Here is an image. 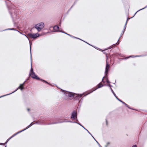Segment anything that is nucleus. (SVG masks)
<instances>
[{
	"label": "nucleus",
	"mask_w": 147,
	"mask_h": 147,
	"mask_svg": "<svg viewBox=\"0 0 147 147\" xmlns=\"http://www.w3.org/2000/svg\"><path fill=\"white\" fill-rule=\"evenodd\" d=\"M44 23L43 22H41L36 24L34 26V28L39 32L44 28Z\"/></svg>",
	"instance_id": "obj_1"
},
{
	"label": "nucleus",
	"mask_w": 147,
	"mask_h": 147,
	"mask_svg": "<svg viewBox=\"0 0 147 147\" xmlns=\"http://www.w3.org/2000/svg\"><path fill=\"white\" fill-rule=\"evenodd\" d=\"M40 36V35L38 33H35L33 34L30 33H29L27 34V36H26V37L28 40L29 38H33L35 39Z\"/></svg>",
	"instance_id": "obj_2"
},
{
	"label": "nucleus",
	"mask_w": 147,
	"mask_h": 147,
	"mask_svg": "<svg viewBox=\"0 0 147 147\" xmlns=\"http://www.w3.org/2000/svg\"><path fill=\"white\" fill-rule=\"evenodd\" d=\"M31 76V78L33 79H35L37 80H40L44 83H47L49 85H50V83L48 82L47 81L42 79H40V78L38 77L37 75L35 74L34 72H33V74H32Z\"/></svg>",
	"instance_id": "obj_3"
},
{
	"label": "nucleus",
	"mask_w": 147,
	"mask_h": 147,
	"mask_svg": "<svg viewBox=\"0 0 147 147\" xmlns=\"http://www.w3.org/2000/svg\"><path fill=\"white\" fill-rule=\"evenodd\" d=\"M111 92L114 95V96L119 101L121 102L124 105H125L126 107H127L128 108H130V107L129 106L127 105V104H126L125 103L120 99L116 95V94L114 92V91H113V89H111Z\"/></svg>",
	"instance_id": "obj_4"
},
{
	"label": "nucleus",
	"mask_w": 147,
	"mask_h": 147,
	"mask_svg": "<svg viewBox=\"0 0 147 147\" xmlns=\"http://www.w3.org/2000/svg\"><path fill=\"white\" fill-rule=\"evenodd\" d=\"M104 86H105L104 85H102V84L101 83V82L99 83L96 86L97 87V88H92V90H93L91 92H90L84 95V96H86L87 95L92 93L94 91L96 90L97 89L101 88Z\"/></svg>",
	"instance_id": "obj_5"
},
{
	"label": "nucleus",
	"mask_w": 147,
	"mask_h": 147,
	"mask_svg": "<svg viewBox=\"0 0 147 147\" xmlns=\"http://www.w3.org/2000/svg\"><path fill=\"white\" fill-rule=\"evenodd\" d=\"M62 90L61 92H64V94H65L67 96H68L70 97H73L74 96V95L73 94H74L72 92H68L67 91H65V90H63L62 89H61Z\"/></svg>",
	"instance_id": "obj_6"
},
{
	"label": "nucleus",
	"mask_w": 147,
	"mask_h": 147,
	"mask_svg": "<svg viewBox=\"0 0 147 147\" xmlns=\"http://www.w3.org/2000/svg\"><path fill=\"white\" fill-rule=\"evenodd\" d=\"M124 32H125V31L124 30H123L122 31V32H121V34L120 37L119 38V39L118 40V41L116 43L114 44L113 45H111V46H110L109 47V48L108 49H111V48H112L115 47V46H114V45L115 44H116L117 45H119V42L118 41L119 40L120 38L122 36V35L124 34Z\"/></svg>",
	"instance_id": "obj_7"
},
{
	"label": "nucleus",
	"mask_w": 147,
	"mask_h": 147,
	"mask_svg": "<svg viewBox=\"0 0 147 147\" xmlns=\"http://www.w3.org/2000/svg\"><path fill=\"white\" fill-rule=\"evenodd\" d=\"M7 7L9 10V12L11 15V17L12 18H13L12 14L15 11V8L13 7H9L8 5H7Z\"/></svg>",
	"instance_id": "obj_8"
},
{
	"label": "nucleus",
	"mask_w": 147,
	"mask_h": 147,
	"mask_svg": "<svg viewBox=\"0 0 147 147\" xmlns=\"http://www.w3.org/2000/svg\"><path fill=\"white\" fill-rule=\"evenodd\" d=\"M87 92H84L82 94H75V95H74V96L73 97L75 100H78L83 95L85 94Z\"/></svg>",
	"instance_id": "obj_9"
},
{
	"label": "nucleus",
	"mask_w": 147,
	"mask_h": 147,
	"mask_svg": "<svg viewBox=\"0 0 147 147\" xmlns=\"http://www.w3.org/2000/svg\"><path fill=\"white\" fill-rule=\"evenodd\" d=\"M77 112L74 111L71 113V116L70 118L73 120L76 119V118H77Z\"/></svg>",
	"instance_id": "obj_10"
},
{
	"label": "nucleus",
	"mask_w": 147,
	"mask_h": 147,
	"mask_svg": "<svg viewBox=\"0 0 147 147\" xmlns=\"http://www.w3.org/2000/svg\"><path fill=\"white\" fill-rule=\"evenodd\" d=\"M69 121H68L67 119H61L59 120L58 122H53L52 123H51L49 124H57V123H62L63 122H69Z\"/></svg>",
	"instance_id": "obj_11"
},
{
	"label": "nucleus",
	"mask_w": 147,
	"mask_h": 147,
	"mask_svg": "<svg viewBox=\"0 0 147 147\" xmlns=\"http://www.w3.org/2000/svg\"><path fill=\"white\" fill-rule=\"evenodd\" d=\"M110 67L107 61L106 66L105 68V75L107 76L108 74L109 71V68Z\"/></svg>",
	"instance_id": "obj_12"
},
{
	"label": "nucleus",
	"mask_w": 147,
	"mask_h": 147,
	"mask_svg": "<svg viewBox=\"0 0 147 147\" xmlns=\"http://www.w3.org/2000/svg\"><path fill=\"white\" fill-rule=\"evenodd\" d=\"M57 31H58V30H57ZM59 31L60 32H62V33H63L65 34L68 35L69 36L72 38H76V39H80V38H78V37H76L75 36H74L71 35H70V34H67V33L65 32L64 31Z\"/></svg>",
	"instance_id": "obj_13"
},
{
	"label": "nucleus",
	"mask_w": 147,
	"mask_h": 147,
	"mask_svg": "<svg viewBox=\"0 0 147 147\" xmlns=\"http://www.w3.org/2000/svg\"><path fill=\"white\" fill-rule=\"evenodd\" d=\"M20 86H19L18 88H17L16 90H15L14 91H13V92H12L10 93V94H6V95H3V96H0V98H2V97H3L4 96H7V95H10L14 92H16V91L18 89H19V88H20Z\"/></svg>",
	"instance_id": "obj_14"
},
{
	"label": "nucleus",
	"mask_w": 147,
	"mask_h": 147,
	"mask_svg": "<svg viewBox=\"0 0 147 147\" xmlns=\"http://www.w3.org/2000/svg\"><path fill=\"white\" fill-rule=\"evenodd\" d=\"M59 27L57 26H55L53 27V29L55 31V32H59V31H57V30L61 31L60 30H59Z\"/></svg>",
	"instance_id": "obj_15"
},
{
	"label": "nucleus",
	"mask_w": 147,
	"mask_h": 147,
	"mask_svg": "<svg viewBox=\"0 0 147 147\" xmlns=\"http://www.w3.org/2000/svg\"><path fill=\"white\" fill-rule=\"evenodd\" d=\"M31 64V68L29 74V75L30 76H31L32 74H33V72H34L33 69L32 68V63Z\"/></svg>",
	"instance_id": "obj_16"
},
{
	"label": "nucleus",
	"mask_w": 147,
	"mask_h": 147,
	"mask_svg": "<svg viewBox=\"0 0 147 147\" xmlns=\"http://www.w3.org/2000/svg\"><path fill=\"white\" fill-rule=\"evenodd\" d=\"M8 30H12L14 31H18L17 30L14 29V28H9L7 29H6L3 30L2 31H5Z\"/></svg>",
	"instance_id": "obj_17"
},
{
	"label": "nucleus",
	"mask_w": 147,
	"mask_h": 147,
	"mask_svg": "<svg viewBox=\"0 0 147 147\" xmlns=\"http://www.w3.org/2000/svg\"><path fill=\"white\" fill-rule=\"evenodd\" d=\"M21 132H22L21 131L17 132V133L14 134V135H13V136H12L10 138V139H11L14 137L16 136L18 134H19Z\"/></svg>",
	"instance_id": "obj_18"
},
{
	"label": "nucleus",
	"mask_w": 147,
	"mask_h": 147,
	"mask_svg": "<svg viewBox=\"0 0 147 147\" xmlns=\"http://www.w3.org/2000/svg\"><path fill=\"white\" fill-rule=\"evenodd\" d=\"M30 127H31V125H29L25 128L24 129H23L22 130H21V131L22 132L26 130L27 129H28V128Z\"/></svg>",
	"instance_id": "obj_19"
},
{
	"label": "nucleus",
	"mask_w": 147,
	"mask_h": 147,
	"mask_svg": "<svg viewBox=\"0 0 147 147\" xmlns=\"http://www.w3.org/2000/svg\"><path fill=\"white\" fill-rule=\"evenodd\" d=\"M140 56H141L140 55H136L135 56H134L133 55H131V56H129V57L127 58L126 59H128L129 58H130V57L134 58V57H140Z\"/></svg>",
	"instance_id": "obj_20"
},
{
	"label": "nucleus",
	"mask_w": 147,
	"mask_h": 147,
	"mask_svg": "<svg viewBox=\"0 0 147 147\" xmlns=\"http://www.w3.org/2000/svg\"><path fill=\"white\" fill-rule=\"evenodd\" d=\"M146 7H147V6H145V7H144V8H142V9H140L139 10H138V11H136V12L135 13V14H134V16L133 17H134V16H135V15L136 14V13H137V12H138V11H141V10H143V9H145V8H146Z\"/></svg>",
	"instance_id": "obj_21"
},
{
	"label": "nucleus",
	"mask_w": 147,
	"mask_h": 147,
	"mask_svg": "<svg viewBox=\"0 0 147 147\" xmlns=\"http://www.w3.org/2000/svg\"><path fill=\"white\" fill-rule=\"evenodd\" d=\"M105 86H108L110 88V89L111 90V89H112V88H111V87H112V86L110 85V84H105L104 85Z\"/></svg>",
	"instance_id": "obj_22"
},
{
	"label": "nucleus",
	"mask_w": 147,
	"mask_h": 147,
	"mask_svg": "<svg viewBox=\"0 0 147 147\" xmlns=\"http://www.w3.org/2000/svg\"><path fill=\"white\" fill-rule=\"evenodd\" d=\"M82 127L85 130H86L87 132H88L90 135H92V134L89 132V131L87 129H86L84 127L83 125L82 126Z\"/></svg>",
	"instance_id": "obj_23"
},
{
	"label": "nucleus",
	"mask_w": 147,
	"mask_h": 147,
	"mask_svg": "<svg viewBox=\"0 0 147 147\" xmlns=\"http://www.w3.org/2000/svg\"><path fill=\"white\" fill-rule=\"evenodd\" d=\"M94 139L96 142L98 144V145L99 147H102L100 145L99 143L97 142V141L94 138Z\"/></svg>",
	"instance_id": "obj_24"
},
{
	"label": "nucleus",
	"mask_w": 147,
	"mask_h": 147,
	"mask_svg": "<svg viewBox=\"0 0 147 147\" xmlns=\"http://www.w3.org/2000/svg\"><path fill=\"white\" fill-rule=\"evenodd\" d=\"M95 47L96 48V49H99V50H101V51H102V52H103V53H104V54H105V51L106 50H107V49H105V50L102 51V49H99V48H98V47Z\"/></svg>",
	"instance_id": "obj_25"
},
{
	"label": "nucleus",
	"mask_w": 147,
	"mask_h": 147,
	"mask_svg": "<svg viewBox=\"0 0 147 147\" xmlns=\"http://www.w3.org/2000/svg\"><path fill=\"white\" fill-rule=\"evenodd\" d=\"M26 82V80H25L22 84H20V87L22 86H23V85H24L25 84V83Z\"/></svg>",
	"instance_id": "obj_26"
},
{
	"label": "nucleus",
	"mask_w": 147,
	"mask_h": 147,
	"mask_svg": "<svg viewBox=\"0 0 147 147\" xmlns=\"http://www.w3.org/2000/svg\"><path fill=\"white\" fill-rule=\"evenodd\" d=\"M24 89V87L23 86H22L20 87L19 89H20L21 90H22Z\"/></svg>",
	"instance_id": "obj_27"
},
{
	"label": "nucleus",
	"mask_w": 147,
	"mask_h": 147,
	"mask_svg": "<svg viewBox=\"0 0 147 147\" xmlns=\"http://www.w3.org/2000/svg\"><path fill=\"white\" fill-rule=\"evenodd\" d=\"M10 138H9L5 142V144H6L10 140Z\"/></svg>",
	"instance_id": "obj_28"
},
{
	"label": "nucleus",
	"mask_w": 147,
	"mask_h": 147,
	"mask_svg": "<svg viewBox=\"0 0 147 147\" xmlns=\"http://www.w3.org/2000/svg\"><path fill=\"white\" fill-rule=\"evenodd\" d=\"M85 42L86 43H87V44H88V45H90V46H92V47H94L95 48H96H96L95 47H94V46H92V45H91L90 44H89V43H88V42Z\"/></svg>",
	"instance_id": "obj_29"
},
{
	"label": "nucleus",
	"mask_w": 147,
	"mask_h": 147,
	"mask_svg": "<svg viewBox=\"0 0 147 147\" xmlns=\"http://www.w3.org/2000/svg\"><path fill=\"white\" fill-rule=\"evenodd\" d=\"M30 52V60H31V63H32V55L31 54V52Z\"/></svg>",
	"instance_id": "obj_30"
},
{
	"label": "nucleus",
	"mask_w": 147,
	"mask_h": 147,
	"mask_svg": "<svg viewBox=\"0 0 147 147\" xmlns=\"http://www.w3.org/2000/svg\"><path fill=\"white\" fill-rule=\"evenodd\" d=\"M69 122H70V123H76V121H69Z\"/></svg>",
	"instance_id": "obj_31"
},
{
	"label": "nucleus",
	"mask_w": 147,
	"mask_h": 147,
	"mask_svg": "<svg viewBox=\"0 0 147 147\" xmlns=\"http://www.w3.org/2000/svg\"><path fill=\"white\" fill-rule=\"evenodd\" d=\"M17 31L18 32H19L20 34H22V35H24L26 36H27V35H25V34H23V33H22L21 32H20V31H19L18 30V31Z\"/></svg>",
	"instance_id": "obj_32"
},
{
	"label": "nucleus",
	"mask_w": 147,
	"mask_h": 147,
	"mask_svg": "<svg viewBox=\"0 0 147 147\" xmlns=\"http://www.w3.org/2000/svg\"><path fill=\"white\" fill-rule=\"evenodd\" d=\"M73 7V6H71L70 9L68 11L67 13H68L70 11V10Z\"/></svg>",
	"instance_id": "obj_33"
},
{
	"label": "nucleus",
	"mask_w": 147,
	"mask_h": 147,
	"mask_svg": "<svg viewBox=\"0 0 147 147\" xmlns=\"http://www.w3.org/2000/svg\"><path fill=\"white\" fill-rule=\"evenodd\" d=\"M105 82H106L107 83H110V82L109 81V80L108 79H107V80Z\"/></svg>",
	"instance_id": "obj_34"
},
{
	"label": "nucleus",
	"mask_w": 147,
	"mask_h": 147,
	"mask_svg": "<svg viewBox=\"0 0 147 147\" xmlns=\"http://www.w3.org/2000/svg\"><path fill=\"white\" fill-rule=\"evenodd\" d=\"M76 123H77V124H78L79 125H80L81 127H82V125H81L80 123H79V122H76Z\"/></svg>",
	"instance_id": "obj_35"
},
{
	"label": "nucleus",
	"mask_w": 147,
	"mask_h": 147,
	"mask_svg": "<svg viewBox=\"0 0 147 147\" xmlns=\"http://www.w3.org/2000/svg\"><path fill=\"white\" fill-rule=\"evenodd\" d=\"M76 123H77V124H78L79 125H80L81 127H82V125H81L80 123H79V122H76Z\"/></svg>",
	"instance_id": "obj_36"
},
{
	"label": "nucleus",
	"mask_w": 147,
	"mask_h": 147,
	"mask_svg": "<svg viewBox=\"0 0 147 147\" xmlns=\"http://www.w3.org/2000/svg\"><path fill=\"white\" fill-rule=\"evenodd\" d=\"M76 123H77V124H78L79 125H80L81 127H82V125H81L80 123H79V122H76Z\"/></svg>",
	"instance_id": "obj_37"
},
{
	"label": "nucleus",
	"mask_w": 147,
	"mask_h": 147,
	"mask_svg": "<svg viewBox=\"0 0 147 147\" xmlns=\"http://www.w3.org/2000/svg\"><path fill=\"white\" fill-rule=\"evenodd\" d=\"M77 1H75L74 2V4H73V5H72V6H73V7L77 3Z\"/></svg>",
	"instance_id": "obj_38"
},
{
	"label": "nucleus",
	"mask_w": 147,
	"mask_h": 147,
	"mask_svg": "<svg viewBox=\"0 0 147 147\" xmlns=\"http://www.w3.org/2000/svg\"><path fill=\"white\" fill-rule=\"evenodd\" d=\"M33 123V122H32L30 125H31V126L32 125L34 124H32ZM38 122H36L35 123H34V124H38Z\"/></svg>",
	"instance_id": "obj_39"
},
{
	"label": "nucleus",
	"mask_w": 147,
	"mask_h": 147,
	"mask_svg": "<svg viewBox=\"0 0 147 147\" xmlns=\"http://www.w3.org/2000/svg\"><path fill=\"white\" fill-rule=\"evenodd\" d=\"M109 144H110L109 142H108L107 143V145H106L105 146V147H107L108 146V145Z\"/></svg>",
	"instance_id": "obj_40"
},
{
	"label": "nucleus",
	"mask_w": 147,
	"mask_h": 147,
	"mask_svg": "<svg viewBox=\"0 0 147 147\" xmlns=\"http://www.w3.org/2000/svg\"><path fill=\"white\" fill-rule=\"evenodd\" d=\"M32 45V43H30V52H31V45Z\"/></svg>",
	"instance_id": "obj_41"
},
{
	"label": "nucleus",
	"mask_w": 147,
	"mask_h": 147,
	"mask_svg": "<svg viewBox=\"0 0 147 147\" xmlns=\"http://www.w3.org/2000/svg\"><path fill=\"white\" fill-rule=\"evenodd\" d=\"M5 144V143H0V145H4Z\"/></svg>",
	"instance_id": "obj_42"
},
{
	"label": "nucleus",
	"mask_w": 147,
	"mask_h": 147,
	"mask_svg": "<svg viewBox=\"0 0 147 147\" xmlns=\"http://www.w3.org/2000/svg\"><path fill=\"white\" fill-rule=\"evenodd\" d=\"M126 27H124L123 28V30H124L125 31V30L126 29Z\"/></svg>",
	"instance_id": "obj_43"
},
{
	"label": "nucleus",
	"mask_w": 147,
	"mask_h": 147,
	"mask_svg": "<svg viewBox=\"0 0 147 147\" xmlns=\"http://www.w3.org/2000/svg\"><path fill=\"white\" fill-rule=\"evenodd\" d=\"M106 125H107V124H108V122H107V119H106Z\"/></svg>",
	"instance_id": "obj_44"
},
{
	"label": "nucleus",
	"mask_w": 147,
	"mask_h": 147,
	"mask_svg": "<svg viewBox=\"0 0 147 147\" xmlns=\"http://www.w3.org/2000/svg\"><path fill=\"white\" fill-rule=\"evenodd\" d=\"M132 147H137V146L136 145H134L132 146Z\"/></svg>",
	"instance_id": "obj_45"
},
{
	"label": "nucleus",
	"mask_w": 147,
	"mask_h": 147,
	"mask_svg": "<svg viewBox=\"0 0 147 147\" xmlns=\"http://www.w3.org/2000/svg\"><path fill=\"white\" fill-rule=\"evenodd\" d=\"M133 17H132L131 18H127V21H128L129 19L130 18H132Z\"/></svg>",
	"instance_id": "obj_46"
},
{
	"label": "nucleus",
	"mask_w": 147,
	"mask_h": 147,
	"mask_svg": "<svg viewBox=\"0 0 147 147\" xmlns=\"http://www.w3.org/2000/svg\"><path fill=\"white\" fill-rule=\"evenodd\" d=\"M79 39L80 40H82V41H83V42H85L84 41V40H82V39H80H80Z\"/></svg>",
	"instance_id": "obj_47"
},
{
	"label": "nucleus",
	"mask_w": 147,
	"mask_h": 147,
	"mask_svg": "<svg viewBox=\"0 0 147 147\" xmlns=\"http://www.w3.org/2000/svg\"><path fill=\"white\" fill-rule=\"evenodd\" d=\"M129 109H132V110H136V109H134L133 108H131L130 107V108H129Z\"/></svg>",
	"instance_id": "obj_48"
},
{
	"label": "nucleus",
	"mask_w": 147,
	"mask_h": 147,
	"mask_svg": "<svg viewBox=\"0 0 147 147\" xmlns=\"http://www.w3.org/2000/svg\"><path fill=\"white\" fill-rule=\"evenodd\" d=\"M61 24V21H60L59 23V26H60Z\"/></svg>",
	"instance_id": "obj_49"
},
{
	"label": "nucleus",
	"mask_w": 147,
	"mask_h": 147,
	"mask_svg": "<svg viewBox=\"0 0 147 147\" xmlns=\"http://www.w3.org/2000/svg\"><path fill=\"white\" fill-rule=\"evenodd\" d=\"M126 25H127L126 23H125V25L124 27H126Z\"/></svg>",
	"instance_id": "obj_50"
},
{
	"label": "nucleus",
	"mask_w": 147,
	"mask_h": 147,
	"mask_svg": "<svg viewBox=\"0 0 147 147\" xmlns=\"http://www.w3.org/2000/svg\"><path fill=\"white\" fill-rule=\"evenodd\" d=\"M76 122H77L78 121V119L77 118L76 119Z\"/></svg>",
	"instance_id": "obj_51"
},
{
	"label": "nucleus",
	"mask_w": 147,
	"mask_h": 147,
	"mask_svg": "<svg viewBox=\"0 0 147 147\" xmlns=\"http://www.w3.org/2000/svg\"><path fill=\"white\" fill-rule=\"evenodd\" d=\"M104 77H103V78H102V82H103V78H104Z\"/></svg>",
	"instance_id": "obj_52"
},
{
	"label": "nucleus",
	"mask_w": 147,
	"mask_h": 147,
	"mask_svg": "<svg viewBox=\"0 0 147 147\" xmlns=\"http://www.w3.org/2000/svg\"><path fill=\"white\" fill-rule=\"evenodd\" d=\"M29 80V78H27L26 80H26Z\"/></svg>",
	"instance_id": "obj_53"
},
{
	"label": "nucleus",
	"mask_w": 147,
	"mask_h": 147,
	"mask_svg": "<svg viewBox=\"0 0 147 147\" xmlns=\"http://www.w3.org/2000/svg\"><path fill=\"white\" fill-rule=\"evenodd\" d=\"M27 110L29 111L30 110V109H27Z\"/></svg>",
	"instance_id": "obj_54"
},
{
	"label": "nucleus",
	"mask_w": 147,
	"mask_h": 147,
	"mask_svg": "<svg viewBox=\"0 0 147 147\" xmlns=\"http://www.w3.org/2000/svg\"><path fill=\"white\" fill-rule=\"evenodd\" d=\"M127 21H128L127 20L125 23H126V24H127Z\"/></svg>",
	"instance_id": "obj_55"
},
{
	"label": "nucleus",
	"mask_w": 147,
	"mask_h": 147,
	"mask_svg": "<svg viewBox=\"0 0 147 147\" xmlns=\"http://www.w3.org/2000/svg\"><path fill=\"white\" fill-rule=\"evenodd\" d=\"M91 136H92V137L94 139V138L93 137V136H92V135H91Z\"/></svg>",
	"instance_id": "obj_56"
},
{
	"label": "nucleus",
	"mask_w": 147,
	"mask_h": 147,
	"mask_svg": "<svg viewBox=\"0 0 147 147\" xmlns=\"http://www.w3.org/2000/svg\"><path fill=\"white\" fill-rule=\"evenodd\" d=\"M14 25H15L16 24V23H15V22H14Z\"/></svg>",
	"instance_id": "obj_57"
},
{
	"label": "nucleus",
	"mask_w": 147,
	"mask_h": 147,
	"mask_svg": "<svg viewBox=\"0 0 147 147\" xmlns=\"http://www.w3.org/2000/svg\"><path fill=\"white\" fill-rule=\"evenodd\" d=\"M5 147H7V145H5Z\"/></svg>",
	"instance_id": "obj_58"
},
{
	"label": "nucleus",
	"mask_w": 147,
	"mask_h": 147,
	"mask_svg": "<svg viewBox=\"0 0 147 147\" xmlns=\"http://www.w3.org/2000/svg\"><path fill=\"white\" fill-rule=\"evenodd\" d=\"M80 101V100H79V102Z\"/></svg>",
	"instance_id": "obj_59"
}]
</instances>
